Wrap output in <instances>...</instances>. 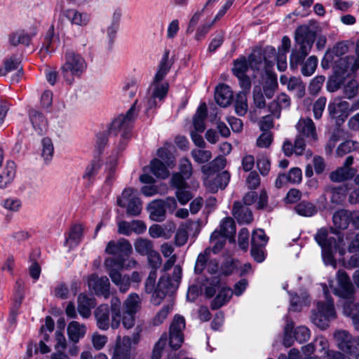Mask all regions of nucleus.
Segmentation results:
<instances>
[{"instance_id": "nucleus-1", "label": "nucleus", "mask_w": 359, "mask_h": 359, "mask_svg": "<svg viewBox=\"0 0 359 359\" xmlns=\"http://www.w3.org/2000/svg\"><path fill=\"white\" fill-rule=\"evenodd\" d=\"M317 31L318 26L313 22L298 27L295 31V45L290 54V66L295 70L302 65L301 72L305 76L312 75L318 65V58L314 55L304 62L313 46Z\"/></svg>"}, {"instance_id": "nucleus-2", "label": "nucleus", "mask_w": 359, "mask_h": 359, "mask_svg": "<svg viewBox=\"0 0 359 359\" xmlns=\"http://www.w3.org/2000/svg\"><path fill=\"white\" fill-rule=\"evenodd\" d=\"M136 100L125 115H120L111 123L109 132L114 135H120V149H123L126 144V140L130 138L133 123L137 115L135 105Z\"/></svg>"}, {"instance_id": "nucleus-3", "label": "nucleus", "mask_w": 359, "mask_h": 359, "mask_svg": "<svg viewBox=\"0 0 359 359\" xmlns=\"http://www.w3.org/2000/svg\"><path fill=\"white\" fill-rule=\"evenodd\" d=\"M323 291L326 302H319L317 304V309L313 311L311 316L312 322L321 330H325L329 327L330 322L336 318V311L332 298L328 297L327 287L323 286Z\"/></svg>"}, {"instance_id": "nucleus-4", "label": "nucleus", "mask_w": 359, "mask_h": 359, "mask_svg": "<svg viewBox=\"0 0 359 359\" xmlns=\"http://www.w3.org/2000/svg\"><path fill=\"white\" fill-rule=\"evenodd\" d=\"M87 64L84 58L72 50L65 53V62L61 67V72L65 80L71 84L74 77H79L85 72Z\"/></svg>"}, {"instance_id": "nucleus-5", "label": "nucleus", "mask_w": 359, "mask_h": 359, "mask_svg": "<svg viewBox=\"0 0 359 359\" xmlns=\"http://www.w3.org/2000/svg\"><path fill=\"white\" fill-rule=\"evenodd\" d=\"M140 340V331L133 332L131 336L118 337L111 359H134L135 346Z\"/></svg>"}, {"instance_id": "nucleus-6", "label": "nucleus", "mask_w": 359, "mask_h": 359, "mask_svg": "<svg viewBox=\"0 0 359 359\" xmlns=\"http://www.w3.org/2000/svg\"><path fill=\"white\" fill-rule=\"evenodd\" d=\"M117 205L126 208V213L130 216H137L142 211V202L137 196V191L133 188H126L117 198Z\"/></svg>"}, {"instance_id": "nucleus-7", "label": "nucleus", "mask_w": 359, "mask_h": 359, "mask_svg": "<svg viewBox=\"0 0 359 359\" xmlns=\"http://www.w3.org/2000/svg\"><path fill=\"white\" fill-rule=\"evenodd\" d=\"M104 265L111 282L118 287L121 293H126L130 287V276L122 274L121 270L114 267L113 260H104Z\"/></svg>"}, {"instance_id": "nucleus-8", "label": "nucleus", "mask_w": 359, "mask_h": 359, "mask_svg": "<svg viewBox=\"0 0 359 359\" xmlns=\"http://www.w3.org/2000/svg\"><path fill=\"white\" fill-rule=\"evenodd\" d=\"M185 328V320L183 316H175L169 330V344L175 350L178 349L184 341L183 330Z\"/></svg>"}, {"instance_id": "nucleus-9", "label": "nucleus", "mask_w": 359, "mask_h": 359, "mask_svg": "<svg viewBox=\"0 0 359 359\" xmlns=\"http://www.w3.org/2000/svg\"><path fill=\"white\" fill-rule=\"evenodd\" d=\"M88 285L90 290L98 297L102 296L107 299L111 296V284L105 276L100 277L97 274H91L88 278Z\"/></svg>"}, {"instance_id": "nucleus-10", "label": "nucleus", "mask_w": 359, "mask_h": 359, "mask_svg": "<svg viewBox=\"0 0 359 359\" xmlns=\"http://www.w3.org/2000/svg\"><path fill=\"white\" fill-rule=\"evenodd\" d=\"M337 282L338 287L334 290V294L352 302L355 290L350 278L344 271H338Z\"/></svg>"}, {"instance_id": "nucleus-11", "label": "nucleus", "mask_w": 359, "mask_h": 359, "mask_svg": "<svg viewBox=\"0 0 359 359\" xmlns=\"http://www.w3.org/2000/svg\"><path fill=\"white\" fill-rule=\"evenodd\" d=\"M105 252L116 256L114 258L129 257L133 252V247L126 238L110 241L106 247Z\"/></svg>"}, {"instance_id": "nucleus-12", "label": "nucleus", "mask_w": 359, "mask_h": 359, "mask_svg": "<svg viewBox=\"0 0 359 359\" xmlns=\"http://www.w3.org/2000/svg\"><path fill=\"white\" fill-rule=\"evenodd\" d=\"M38 32L36 25H32L29 29V32H26L24 29H18L8 36V40L11 45L17 46L20 44L29 46L33 37Z\"/></svg>"}, {"instance_id": "nucleus-13", "label": "nucleus", "mask_w": 359, "mask_h": 359, "mask_svg": "<svg viewBox=\"0 0 359 359\" xmlns=\"http://www.w3.org/2000/svg\"><path fill=\"white\" fill-rule=\"evenodd\" d=\"M359 69V61L354 56L340 57L335 61V73L341 76H349Z\"/></svg>"}, {"instance_id": "nucleus-14", "label": "nucleus", "mask_w": 359, "mask_h": 359, "mask_svg": "<svg viewBox=\"0 0 359 359\" xmlns=\"http://www.w3.org/2000/svg\"><path fill=\"white\" fill-rule=\"evenodd\" d=\"M182 278V268L177 265L174 267L172 275L170 276H163L160 278L158 287L168 293H172L177 290Z\"/></svg>"}, {"instance_id": "nucleus-15", "label": "nucleus", "mask_w": 359, "mask_h": 359, "mask_svg": "<svg viewBox=\"0 0 359 359\" xmlns=\"http://www.w3.org/2000/svg\"><path fill=\"white\" fill-rule=\"evenodd\" d=\"M96 325L100 330H107L111 327L112 318H110V309L107 304H102L94 311Z\"/></svg>"}, {"instance_id": "nucleus-16", "label": "nucleus", "mask_w": 359, "mask_h": 359, "mask_svg": "<svg viewBox=\"0 0 359 359\" xmlns=\"http://www.w3.org/2000/svg\"><path fill=\"white\" fill-rule=\"evenodd\" d=\"M299 135L308 139V141L315 142L318 139L315 123L310 118H302L296 125Z\"/></svg>"}, {"instance_id": "nucleus-17", "label": "nucleus", "mask_w": 359, "mask_h": 359, "mask_svg": "<svg viewBox=\"0 0 359 359\" xmlns=\"http://www.w3.org/2000/svg\"><path fill=\"white\" fill-rule=\"evenodd\" d=\"M280 82L282 85L287 86L288 90L294 92L297 98H302L305 95V84L300 78L295 76L288 78L285 75H281Z\"/></svg>"}, {"instance_id": "nucleus-18", "label": "nucleus", "mask_w": 359, "mask_h": 359, "mask_svg": "<svg viewBox=\"0 0 359 359\" xmlns=\"http://www.w3.org/2000/svg\"><path fill=\"white\" fill-rule=\"evenodd\" d=\"M334 338L337 347L344 352L352 353L355 349V341L350 334L345 330H338L334 333Z\"/></svg>"}, {"instance_id": "nucleus-19", "label": "nucleus", "mask_w": 359, "mask_h": 359, "mask_svg": "<svg viewBox=\"0 0 359 359\" xmlns=\"http://www.w3.org/2000/svg\"><path fill=\"white\" fill-rule=\"evenodd\" d=\"M77 304L79 313L83 318H88L91 315V309L96 305V300L94 297L81 293L78 296Z\"/></svg>"}, {"instance_id": "nucleus-20", "label": "nucleus", "mask_w": 359, "mask_h": 359, "mask_svg": "<svg viewBox=\"0 0 359 359\" xmlns=\"http://www.w3.org/2000/svg\"><path fill=\"white\" fill-rule=\"evenodd\" d=\"M328 111L330 116L337 120L342 121L348 116L350 111L349 102L346 101H339L338 102L329 104Z\"/></svg>"}, {"instance_id": "nucleus-21", "label": "nucleus", "mask_w": 359, "mask_h": 359, "mask_svg": "<svg viewBox=\"0 0 359 359\" xmlns=\"http://www.w3.org/2000/svg\"><path fill=\"white\" fill-rule=\"evenodd\" d=\"M232 214L239 223L249 224L253 220L251 210L239 201L234 202Z\"/></svg>"}, {"instance_id": "nucleus-22", "label": "nucleus", "mask_w": 359, "mask_h": 359, "mask_svg": "<svg viewBox=\"0 0 359 359\" xmlns=\"http://www.w3.org/2000/svg\"><path fill=\"white\" fill-rule=\"evenodd\" d=\"M17 70V73L13 76L12 81L18 83L22 76V67H20V61L13 57L6 59L4 62V67L0 69V76H5L7 73Z\"/></svg>"}, {"instance_id": "nucleus-23", "label": "nucleus", "mask_w": 359, "mask_h": 359, "mask_svg": "<svg viewBox=\"0 0 359 359\" xmlns=\"http://www.w3.org/2000/svg\"><path fill=\"white\" fill-rule=\"evenodd\" d=\"M29 116L33 128L39 135L43 134L48 129V121L44 115L35 109L29 111Z\"/></svg>"}, {"instance_id": "nucleus-24", "label": "nucleus", "mask_w": 359, "mask_h": 359, "mask_svg": "<svg viewBox=\"0 0 359 359\" xmlns=\"http://www.w3.org/2000/svg\"><path fill=\"white\" fill-rule=\"evenodd\" d=\"M215 99L219 106L226 107L229 106L232 101L233 92L227 85H219L215 90Z\"/></svg>"}, {"instance_id": "nucleus-25", "label": "nucleus", "mask_w": 359, "mask_h": 359, "mask_svg": "<svg viewBox=\"0 0 359 359\" xmlns=\"http://www.w3.org/2000/svg\"><path fill=\"white\" fill-rule=\"evenodd\" d=\"M149 217L156 222H162L165 218V210L163 201H154L148 205Z\"/></svg>"}, {"instance_id": "nucleus-26", "label": "nucleus", "mask_w": 359, "mask_h": 359, "mask_svg": "<svg viewBox=\"0 0 359 359\" xmlns=\"http://www.w3.org/2000/svg\"><path fill=\"white\" fill-rule=\"evenodd\" d=\"M86 332V326L77 321H72L67 327V334L69 339L74 343H77L83 338Z\"/></svg>"}, {"instance_id": "nucleus-27", "label": "nucleus", "mask_w": 359, "mask_h": 359, "mask_svg": "<svg viewBox=\"0 0 359 359\" xmlns=\"http://www.w3.org/2000/svg\"><path fill=\"white\" fill-rule=\"evenodd\" d=\"M207 117V106L203 102L198 107L196 114L193 117V125L198 133H203L205 129V121Z\"/></svg>"}, {"instance_id": "nucleus-28", "label": "nucleus", "mask_w": 359, "mask_h": 359, "mask_svg": "<svg viewBox=\"0 0 359 359\" xmlns=\"http://www.w3.org/2000/svg\"><path fill=\"white\" fill-rule=\"evenodd\" d=\"M15 176V163L9 161L6 162L2 172L0 173V189H4Z\"/></svg>"}, {"instance_id": "nucleus-29", "label": "nucleus", "mask_w": 359, "mask_h": 359, "mask_svg": "<svg viewBox=\"0 0 359 359\" xmlns=\"http://www.w3.org/2000/svg\"><path fill=\"white\" fill-rule=\"evenodd\" d=\"M226 164V159L222 156H217L210 163L201 167V171L204 175H211L223 169Z\"/></svg>"}, {"instance_id": "nucleus-30", "label": "nucleus", "mask_w": 359, "mask_h": 359, "mask_svg": "<svg viewBox=\"0 0 359 359\" xmlns=\"http://www.w3.org/2000/svg\"><path fill=\"white\" fill-rule=\"evenodd\" d=\"M264 53H262V48H257L252 51V53L249 55L248 62L249 65L252 69L259 70H265L268 72L266 69L265 62L264 60Z\"/></svg>"}, {"instance_id": "nucleus-31", "label": "nucleus", "mask_w": 359, "mask_h": 359, "mask_svg": "<svg viewBox=\"0 0 359 359\" xmlns=\"http://www.w3.org/2000/svg\"><path fill=\"white\" fill-rule=\"evenodd\" d=\"M233 291L229 287H223L211 302L210 307L212 310H217L226 304L232 297Z\"/></svg>"}, {"instance_id": "nucleus-32", "label": "nucleus", "mask_w": 359, "mask_h": 359, "mask_svg": "<svg viewBox=\"0 0 359 359\" xmlns=\"http://www.w3.org/2000/svg\"><path fill=\"white\" fill-rule=\"evenodd\" d=\"M355 175V170L351 168L340 167L330 174V179L333 182H341L351 179Z\"/></svg>"}, {"instance_id": "nucleus-33", "label": "nucleus", "mask_w": 359, "mask_h": 359, "mask_svg": "<svg viewBox=\"0 0 359 359\" xmlns=\"http://www.w3.org/2000/svg\"><path fill=\"white\" fill-rule=\"evenodd\" d=\"M121 302L116 296L112 297L110 301V309L112 313V325L113 330L117 329L120 326L121 311Z\"/></svg>"}, {"instance_id": "nucleus-34", "label": "nucleus", "mask_w": 359, "mask_h": 359, "mask_svg": "<svg viewBox=\"0 0 359 359\" xmlns=\"http://www.w3.org/2000/svg\"><path fill=\"white\" fill-rule=\"evenodd\" d=\"M123 311L130 313H136L141 308V300L139 295L132 293L128 296L123 302Z\"/></svg>"}, {"instance_id": "nucleus-35", "label": "nucleus", "mask_w": 359, "mask_h": 359, "mask_svg": "<svg viewBox=\"0 0 359 359\" xmlns=\"http://www.w3.org/2000/svg\"><path fill=\"white\" fill-rule=\"evenodd\" d=\"M83 236V226L81 224H74L72 226L65 243L69 248L77 245Z\"/></svg>"}, {"instance_id": "nucleus-36", "label": "nucleus", "mask_w": 359, "mask_h": 359, "mask_svg": "<svg viewBox=\"0 0 359 359\" xmlns=\"http://www.w3.org/2000/svg\"><path fill=\"white\" fill-rule=\"evenodd\" d=\"M128 257L120 258H111L107 257L104 260H113L114 262V267L119 270H130L135 269L138 266V262L134 258L127 259Z\"/></svg>"}, {"instance_id": "nucleus-37", "label": "nucleus", "mask_w": 359, "mask_h": 359, "mask_svg": "<svg viewBox=\"0 0 359 359\" xmlns=\"http://www.w3.org/2000/svg\"><path fill=\"white\" fill-rule=\"evenodd\" d=\"M221 234L228 237L230 241L233 240L236 233V224L233 219L231 217L224 218L220 223Z\"/></svg>"}, {"instance_id": "nucleus-38", "label": "nucleus", "mask_w": 359, "mask_h": 359, "mask_svg": "<svg viewBox=\"0 0 359 359\" xmlns=\"http://www.w3.org/2000/svg\"><path fill=\"white\" fill-rule=\"evenodd\" d=\"M278 88V81L276 75L268 74L263 85V90L266 98L273 97Z\"/></svg>"}, {"instance_id": "nucleus-39", "label": "nucleus", "mask_w": 359, "mask_h": 359, "mask_svg": "<svg viewBox=\"0 0 359 359\" xmlns=\"http://www.w3.org/2000/svg\"><path fill=\"white\" fill-rule=\"evenodd\" d=\"M150 170L158 178L165 179L169 175L167 167L158 158H154L151 161Z\"/></svg>"}, {"instance_id": "nucleus-40", "label": "nucleus", "mask_w": 359, "mask_h": 359, "mask_svg": "<svg viewBox=\"0 0 359 359\" xmlns=\"http://www.w3.org/2000/svg\"><path fill=\"white\" fill-rule=\"evenodd\" d=\"M102 165V160L99 157L95 158L86 167L83 177L88 181L93 180L99 172Z\"/></svg>"}, {"instance_id": "nucleus-41", "label": "nucleus", "mask_w": 359, "mask_h": 359, "mask_svg": "<svg viewBox=\"0 0 359 359\" xmlns=\"http://www.w3.org/2000/svg\"><path fill=\"white\" fill-rule=\"evenodd\" d=\"M154 79L152 85L150 88L151 93L154 97H158L159 101H162L167 95L169 88L168 83H160Z\"/></svg>"}, {"instance_id": "nucleus-42", "label": "nucleus", "mask_w": 359, "mask_h": 359, "mask_svg": "<svg viewBox=\"0 0 359 359\" xmlns=\"http://www.w3.org/2000/svg\"><path fill=\"white\" fill-rule=\"evenodd\" d=\"M194 224L193 222L182 224L176 231L175 242L176 245L182 246L188 240V229Z\"/></svg>"}, {"instance_id": "nucleus-43", "label": "nucleus", "mask_w": 359, "mask_h": 359, "mask_svg": "<svg viewBox=\"0 0 359 359\" xmlns=\"http://www.w3.org/2000/svg\"><path fill=\"white\" fill-rule=\"evenodd\" d=\"M338 245L335 239L328 240V247L322 248V256L325 264H332L335 266L336 262L333 257V251L336 250Z\"/></svg>"}, {"instance_id": "nucleus-44", "label": "nucleus", "mask_w": 359, "mask_h": 359, "mask_svg": "<svg viewBox=\"0 0 359 359\" xmlns=\"http://www.w3.org/2000/svg\"><path fill=\"white\" fill-rule=\"evenodd\" d=\"M135 249L141 255H148L154 251L153 243L146 238H137L134 243Z\"/></svg>"}, {"instance_id": "nucleus-45", "label": "nucleus", "mask_w": 359, "mask_h": 359, "mask_svg": "<svg viewBox=\"0 0 359 359\" xmlns=\"http://www.w3.org/2000/svg\"><path fill=\"white\" fill-rule=\"evenodd\" d=\"M66 16L73 24L80 26L86 25L89 20L87 14L79 13L74 9L67 10Z\"/></svg>"}, {"instance_id": "nucleus-46", "label": "nucleus", "mask_w": 359, "mask_h": 359, "mask_svg": "<svg viewBox=\"0 0 359 359\" xmlns=\"http://www.w3.org/2000/svg\"><path fill=\"white\" fill-rule=\"evenodd\" d=\"M295 212L304 217H311L317 212L316 206L307 201H302L294 207Z\"/></svg>"}, {"instance_id": "nucleus-47", "label": "nucleus", "mask_w": 359, "mask_h": 359, "mask_svg": "<svg viewBox=\"0 0 359 359\" xmlns=\"http://www.w3.org/2000/svg\"><path fill=\"white\" fill-rule=\"evenodd\" d=\"M169 52L165 51L159 64L158 69L154 76L156 81H161L168 72L170 65L168 63Z\"/></svg>"}, {"instance_id": "nucleus-48", "label": "nucleus", "mask_w": 359, "mask_h": 359, "mask_svg": "<svg viewBox=\"0 0 359 359\" xmlns=\"http://www.w3.org/2000/svg\"><path fill=\"white\" fill-rule=\"evenodd\" d=\"M228 237L221 234V233L215 230L210 236V241L213 243L212 251L214 254L218 253L224 246L226 243V239Z\"/></svg>"}, {"instance_id": "nucleus-49", "label": "nucleus", "mask_w": 359, "mask_h": 359, "mask_svg": "<svg viewBox=\"0 0 359 359\" xmlns=\"http://www.w3.org/2000/svg\"><path fill=\"white\" fill-rule=\"evenodd\" d=\"M210 249L206 248L203 252H201L197 257L194 271L196 273H201L205 269L208 262L210 261Z\"/></svg>"}, {"instance_id": "nucleus-50", "label": "nucleus", "mask_w": 359, "mask_h": 359, "mask_svg": "<svg viewBox=\"0 0 359 359\" xmlns=\"http://www.w3.org/2000/svg\"><path fill=\"white\" fill-rule=\"evenodd\" d=\"M41 156L44 161H50L54 154V147L51 139L44 137L41 140Z\"/></svg>"}, {"instance_id": "nucleus-51", "label": "nucleus", "mask_w": 359, "mask_h": 359, "mask_svg": "<svg viewBox=\"0 0 359 359\" xmlns=\"http://www.w3.org/2000/svg\"><path fill=\"white\" fill-rule=\"evenodd\" d=\"M315 346V351L319 353L318 357L325 358L327 356L330 351L327 340L323 337H317L313 341Z\"/></svg>"}, {"instance_id": "nucleus-52", "label": "nucleus", "mask_w": 359, "mask_h": 359, "mask_svg": "<svg viewBox=\"0 0 359 359\" xmlns=\"http://www.w3.org/2000/svg\"><path fill=\"white\" fill-rule=\"evenodd\" d=\"M332 220L337 228L344 229L348 225V215L344 210H339L333 215Z\"/></svg>"}, {"instance_id": "nucleus-53", "label": "nucleus", "mask_w": 359, "mask_h": 359, "mask_svg": "<svg viewBox=\"0 0 359 359\" xmlns=\"http://www.w3.org/2000/svg\"><path fill=\"white\" fill-rule=\"evenodd\" d=\"M358 149H359V142L356 141L347 140L339 144L337 149V154L338 156H343Z\"/></svg>"}, {"instance_id": "nucleus-54", "label": "nucleus", "mask_w": 359, "mask_h": 359, "mask_svg": "<svg viewBox=\"0 0 359 359\" xmlns=\"http://www.w3.org/2000/svg\"><path fill=\"white\" fill-rule=\"evenodd\" d=\"M268 242V237L262 229H257L252 232L251 245L265 247Z\"/></svg>"}, {"instance_id": "nucleus-55", "label": "nucleus", "mask_w": 359, "mask_h": 359, "mask_svg": "<svg viewBox=\"0 0 359 359\" xmlns=\"http://www.w3.org/2000/svg\"><path fill=\"white\" fill-rule=\"evenodd\" d=\"M235 110L238 115L244 116L248 111L247 98L243 93L238 94L235 102Z\"/></svg>"}, {"instance_id": "nucleus-56", "label": "nucleus", "mask_w": 359, "mask_h": 359, "mask_svg": "<svg viewBox=\"0 0 359 359\" xmlns=\"http://www.w3.org/2000/svg\"><path fill=\"white\" fill-rule=\"evenodd\" d=\"M191 154L194 160L200 164L208 162L212 158V154L208 150L193 149Z\"/></svg>"}, {"instance_id": "nucleus-57", "label": "nucleus", "mask_w": 359, "mask_h": 359, "mask_svg": "<svg viewBox=\"0 0 359 359\" xmlns=\"http://www.w3.org/2000/svg\"><path fill=\"white\" fill-rule=\"evenodd\" d=\"M116 164V158H113L112 159L107 161L106 164L107 177L104 181V184L106 185L111 186L114 181L115 180L114 172Z\"/></svg>"}, {"instance_id": "nucleus-58", "label": "nucleus", "mask_w": 359, "mask_h": 359, "mask_svg": "<svg viewBox=\"0 0 359 359\" xmlns=\"http://www.w3.org/2000/svg\"><path fill=\"white\" fill-rule=\"evenodd\" d=\"M262 53L264 55V60L265 62L266 69L269 70V69L272 67L275 63L277 51L272 46H266L262 50Z\"/></svg>"}, {"instance_id": "nucleus-59", "label": "nucleus", "mask_w": 359, "mask_h": 359, "mask_svg": "<svg viewBox=\"0 0 359 359\" xmlns=\"http://www.w3.org/2000/svg\"><path fill=\"white\" fill-rule=\"evenodd\" d=\"M249 62L245 58L237 60L234 62L233 72L236 76H243L249 67Z\"/></svg>"}, {"instance_id": "nucleus-60", "label": "nucleus", "mask_w": 359, "mask_h": 359, "mask_svg": "<svg viewBox=\"0 0 359 359\" xmlns=\"http://www.w3.org/2000/svg\"><path fill=\"white\" fill-rule=\"evenodd\" d=\"M207 282L209 285L204 288V293L206 297L211 298L215 294L217 289L219 287L220 279L219 277H212L210 279L208 278Z\"/></svg>"}, {"instance_id": "nucleus-61", "label": "nucleus", "mask_w": 359, "mask_h": 359, "mask_svg": "<svg viewBox=\"0 0 359 359\" xmlns=\"http://www.w3.org/2000/svg\"><path fill=\"white\" fill-rule=\"evenodd\" d=\"M359 84L357 81L351 80L348 81L344 88V96L348 99H351L358 95Z\"/></svg>"}, {"instance_id": "nucleus-62", "label": "nucleus", "mask_w": 359, "mask_h": 359, "mask_svg": "<svg viewBox=\"0 0 359 359\" xmlns=\"http://www.w3.org/2000/svg\"><path fill=\"white\" fill-rule=\"evenodd\" d=\"M167 343L166 334H162L158 341L156 343L151 355V359H161V353Z\"/></svg>"}, {"instance_id": "nucleus-63", "label": "nucleus", "mask_w": 359, "mask_h": 359, "mask_svg": "<svg viewBox=\"0 0 359 359\" xmlns=\"http://www.w3.org/2000/svg\"><path fill=\"white\" fill-rule=\"evenodd\" d=\"M329 191L332 196L330 198L331 203L334 204H339L344 199L345 188L342 186L330 188Z\"/></svg>"}, {"instance_id": "nucleus-64", "label": "nucleus", "mask_w": 359, "mask_h": 359, "mask_svg": "<svg viewBox=\"0 0 359 359\" xmlns=\"http://www.w3.org/2000/svg\"><path fill=\"white\" fill-rule=\"evenodd\" d=\"M325 81L324 76H317L313 78L310 82L309 86V93L312 95L318 94L322 88L323 83Z\"/></svg>"}]
</instances>
